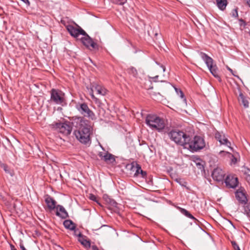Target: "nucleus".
Listing matches in <instances>:
<instances>
[{
    "label": "nucleus",
    "mask_w": 250,
    "mask_h": 250,
    "mask_svg": "<svg viewBox=\"0 0 250 250\" xmlns=\"http://www.w3.org/2000/svg\"><path fill=\"white\" fill-rule=\"evenodd\" d=\"M98 155L100 158L103 159L105 162L110 161L111 163H113L115 161L114 156L108 152L106 153L100 152Z\"/></svg>",
    "instance_id": "nucleus-16"
},
{
    "label": "nucleus",
    "mask_w": 250,
    "mask_h": 250,
    "mask_svg": "<svg viewBox=\"0 0 250 250\" xmlns=\"http://www.w3.org/2000/svg\"><path fill=\"white\" fill-rule=\"evenodd\" d=\"M11 250H17L15 246L12 244H10Z\"/></svg>",
    "instance_id": "nucleus-44"
},
{
    "label": "nucleus",
    "mask_w": 250,
    "mask_h": 250,
    "mask_svg": "<svg viewBox=\"0 0 250 250\" xmlns=\"http://www.w3.org/2000/svg\"><path fill=\"white\" fill-rule=\"evenodd\" d=\"M100 147H101V148L103 150H105V149H104V148L103 147V146L102 145H100Z\"/></svg>",
    "instance_id": "nucleus-49"
},
{
    "label": "nucleus",
    "mask_w": 250,
    "mask_h": 250,
    "mask_svg": "<svg viewBox=\"0 0 250 250\" xmlns=\"http://www.w3.org/2000/svg\"><path fill=\"white\" fill-rule=\"evenodd\" d=\"M109 200H110V204L114 206V207H116L117 203L115 202V201H114V200L113 199H109Z\"/></svg>",
    "instance_id": "nucleus-38"
},
{
    "label": "nucleus",
    "mask_w": 250,
    "mask_h": 250,
    "mask_svg": "<svg viewBox=\"0 0 250 250\" xmlns=\"http://www.w3.org/2000/svg\"><path fill=\"white\" fill-rule=\"evenodd\" d=\"M76 109L84 116L87 117L93 120L95 114L88 107L85 103L78 104L76 105Z\"/></svg>",
    "instance_id": "nucleus-7"
},
{
    "label": "nucleus",
    "mask_w": 250,
    "mask_h": 250,
    "mask_svg": "<svg viewBox=\"0 0 250 250\" xmlns=\"http://www.w3.org/2000/svg\"><path fill=\"white\" fill-rule=\"evenodd\" d=\"M228 70H229V71L231 73H232L233 70H232L231 68H230L229 67H228Z\"/></svg>",
    "instance_id": "nucleus-48"
},
{
    "label": "nucleus",
    "mask_w": 250,
    "mask_h": 250,
    "mask_svg": "<svg viewBox=\"0 0 250 250\" xmlns=\"http://www.w3.org/2000/svg\"><path fill=\"white\" fill-rule=\"evenodd\" d=\"M56 215L62 218L65 219L68 217V214L65 208L62 205H58L56 207Z\"/></svg>",
    "instance_id": "nucleus-14"
},
{
    "label": "nucleus",
    "mask_w": 250,
    "mask_h": 250,
    "mask_svg": "<svg viewBox=\"0 0 250 250\" xmlns=\"http://www.w3.org/2000/svg\"><path fill=\"white\" fill-rule=\"evenodd\" d=\"M200 56L202 59L205 62L210 73L215 78H219L218 71L216 66L213 65V59L207 54L203 52L200 53Z\"/></svg>",
    "instance_id": "nucleus-6"
},
{
    "label": "nucleus",
    "mask_w": 250,
    "mask_h": 250,
    "mask_svg": "<svg viewBox=\"0 0 250 250\" xmlns=\"http://www.w3.org/2000/svg\"><path fill=\"white\" fill-rule=\"evenodd\" d=\"M169 139L175 143L186 147V144L189 141V135L178 129H173L168 132Z\"/></svg>",
    "instance_id": "nucleus-3"
},
{
    "label": "nucleus",
    "mask_w": 250,
    "mask_h": 250,
    "mask_svg": "<svg viewBox=\"0 0 250 250\" xmlns=\"http://www.w3.org/2000/svg\"><path fill=\"white\" fill-rule=\"evenodd\" d=\"M95 90L97 91V94L102 96H104L106 94V89L100 85H97L94 87Z\"/></svg>",
    "instance_id": "nucleus-22"
},
{
    "label": "nucleus",
    "mask_w": 250,
    "mask_h": 250,
    "mask_svg": "<svg viewBox=\"0 0 250 250\" xmlns=\"http://www.w3.org/2000/svg\"><path fill=\"white\" fill-rule=\"evenodd\" d=\"M66 29L70 35L74 38H77L80 35L86 34L85 31L80 26L76 28L73 25H68L66 26Z\"/></svg>",
    "instance_id": "nucleus-10"
},
{
    "label": "nucleus",
    "mask_w": 250,
    "mask_h": 250,
    "mask_svg": "<svg viewBox=\"0 0 250 250\" xmlns=\"http://www.w3.org/2000/svg\"><path fill=\"white\" fill-rule=\"evenodd\" d=\"M225 183L228 188H235L238 185V179L233 176L228 175L225 179Z\"/></svg>",
    "instance_id": "nucleus-12"
},
{
    "label": "nucleus",
    "mask_w": 250,
    "mask_h": 250,
    "mask_svg": "<svg viewBox=\"0 0 250 250\" xmlns=\"http://www.w3.org/2000/svg\"><path fill=\"white\" fill-rule=\"evenodd\" d=\"M136 170L134 174L135 176H138L139 174H140L141 175L142 177H145L147 175V173L146 171L143 170L141 169V167L139 165H137L136 166Z\"/></svg>",
    "instance_id": "nucleus-23"
},
{
    "label": "nucleus",
    "mask_w": 250,
    "mask_h": 250,
    "mask_svg": "<svg viewBox=\"0 0 250 250\" xmlns=\"http://www.w3.org/2000/svg\"><path fill=\"white\" fill-rule=\"evenodd\" d=\"M247 3L250 7V0H247Z\"/></svg>",
    "instance_id": "nucleus-47"
},
{
    "label": "nucleus",
    "mask_w": 250,
    "mask_h": 250,
    "mask_svg": "<svg viewBox=\"0 0 250 250\" xmlns=\"http://www.w3.org/2000/svg\"><path fill=\"white\" fill-rule=\"evenodd\" d=\"M211 176L214 180L221 182L224 179L225 172L221 168H216L212 171Z\"/></svg>",
    "instance_id": "nucleus-13"
},
{
    "label": "nucleus",
    "mask_w": 250,
    "mask_h": 250,
    "mask_svg": "<svg viewBox=\"0 0 250 250\" xmlns=\"http://www.w3.org/2000/svg\"><path fill=\"white\" fill-rule=\"evenodd\" d=\"M53 128L65 135H69L72 131V127L68 122H54L51 125Z\"/></svg>",
    "instance_id": "nucleus-5"
},
{
    "label": "nucleus",
    "mask_w": 250,
    "mask_h": 250,
    "mask_svg": "<svg viewBox=\"0 0 250 250\" xmlns=\"http://www.w3.org/2000/svg\"><path fill=\"white\" fill-rule=\"evenodd\" d=\"M229 158H230L231 159V163H233V164H235L236 161H237V159L235 157H234V156L232 155V156H229Z\"/></svg>",
    "instance_id": "nucleus-36"
},
{
    "label": "nucleus",
    "mask_w": 250,
    "mask_h": 250,
    "mask_svg": "<svg viewBox=\"0 0 250 250\" xmlns=\"http://www.w3.org/2000/svg\"><path fill=\"white\" fill-rule=\"evenodd\" d=\"M89 199L91 200L95 201V202L98 203V204H99L98 203V202L97 199V197L95 195H94L93 194H90V195H89Z\"/></svg>",
    "instance_id": "nucleus-33"
},
{
    "label": "nucleus",
    "mask_w": 250,
    "mask_h": 250,
    "mask_svg": "<svg viewBox=\"0 0 250 250\" xmlns=\"http://www.w3.org/2000/svg\"><path fill=\"white\" fill-rule=\"evenodd\" d=\"M231 73L232 74V75H233V76H235V75L234 74V73H233V72H232V73Z\"/></svg>",
    "instance_id": "nucleus-51"
},
{
    "label": "nucleus",
    "mask_w": 250,
    "mask_h": 250,
    "mask_svg": "<svg viewBox=\"0 0 250 250\" xmlns=\"http://www.w3.org/2000/svg\"><path fill=\"white\" fill-rule=\"evenodd\" d=\"M3 170L6 173L9 174L11 177H13L14 176V172L13 171L10 170L9 168L7 166L5 165H3L2 166Z\"/></svg>",
    "instance_id": "nucleus-28"
},
{
    "label": "nucleus",
    "mask_w": 250,
    "mask_h": 250,
    "mask_svg": "<svg viewBox=\"0 0 250 250\" xmlns=\"http://www.w3.org/2000/svg\"><path fill=\"white\" fill-rule=\"evenodd\" d=\"M215 139L220 143L221 145L225 146L232 150L231 143L229 141L227 136L223 132L216 131L215 133Z\"/></svg>",
    "instance_id": "nucleus-9"
},
{
    "label": "nucleus",
    "mask_w": 250,
    "mask_h": 250,
    "mask_svg": "<svg viewBox=\"0 0 250 250\" xmlns=\"http://www.w3.org/2000/svg\"><path fill=\"white\" fill-rule=\"evenodd\" d=\"M92 250H99V249L96 245L91 246L90 248Z\"/></svg>",
    "instance_id": "nucleus-41"
},
{
    "label": "nucleus",
    "mask_w": 250,
    "mask_h": 250,
    "mask_svg": "<svg viewBox=\"0 0 250 250\" xmlns=\"http://www.w3.org/2000/svg\"><path fill=\"white\" fill-rule=\"evenodd\" d=\"M160 66H161V67H162L163 68V71L165 72L166 70V67L163 65H161Z\"/></svg>",
    "instance_id": "nucleus-45"
},
{
    "label": "nucleus",
    "mask_w": 250,
    "mask_h": 250,
    "mask_svg": "<svg viewBox=\"0 0 250 250\" xmlns=\"http://www.w3.org/2000/svg\"><path fill=\"white\" fill-rule=\"evenodd\" d=\"M175 91L177 94L182 99H183L184 103H186L187 100L185 97L184 94L180 89L175 88Z\"/></svg>",
    "instance_id": "nucleus-26"
},
{
    "label": "nucleus",
    "mask_w": 250,
    "mask_h": 250,
    "mask_svg": "<svg viewBox=\"0 0 250 250\" xmlns=\"http://www.w3.org/2000/svg\"><path fill=\"white\" fill-rule=\"evenodd\" d=\"M74 231V234L76 236H78V234H77V230H76V229H75V230H73Z\"/></svg>",
    "instance_id": "nucleus-46"
},
{
    "label": "nucleus",
    "mask_w": 250,
    "mask_h": 250,
    "mask_svg": "<svg viewBox=\"0 0 250 250\" xmlns=\"http://www.w3.org/2000/svg\"><path fill=\"white\" fill-rule=\"evenodd\" d=\"M216 4L218 8L221 10H224L228 4L227 0H216Z\"/></svg>",
    "instance_id": "nucleus-21"
},
{
    "label": "nucleus",
    "mask_w": 250,
    "mask_h": 250,
    "mask_svg": "<svg viewBox=\"0 0 250 250\" xmlns=\"http://www.w3.org/2000/svg\"><path fill=\"white\" fill-rule=\"evenodd\" d=\"M22 2H23L24 3L26 4L27 6H29L30 4V1L29 0H21Z\"/></svg>",
    "instance_id": "nucleus-39"
},
{
    "label": "nucleus",
    "mask_w": 250,
    "mask_h": 250,
    "mask_svg": "<svg viewBox=\"0 0 250 250\" xmlns=\"http://www.w3.org/2000/svg\"><path fill=\"white\" fill-rule=\"evenodd\" d=\"M90 96L92 98V99L96 101H97V100H98L97 98L95 97V96H94L93 92H92L91 93H90Z\"/></svg>",
    "instance_id": "nucleus-43"
},
{
    "label": "nucleus",
    "mask_w": 250,
    "mask_h": 250,
    "mask_svg": "<svg viewBox=\"0 0 250 250\" xmlns=\"http://www.w3.org/2000/svg\"><path fill=\"white\" fill-rule=\"evenodd\" d=\"M206 146L204 139L199 136H195L192 139L189 135V141L186 144V147L192 152H198L203 149Z\"/></svg>",
    "instance_id": "nucleus-4"
},
{
    "label": "nucleus",
    "mask_w": 250,
    "mask_h": 250,
    "mask_svg": "<svg viewBox=\"0 0 250 250\" xmlns=\"http://www.w3.org/2000/svg\"><path fill=\"white\" fill-rule=\"evenodd\" d=\"M64 227L70 230H75L76 229L75 224L70 220H66L63 222Z\"/></svg>",
    "instance_id": "nucleus-20"
},
{
    "label": "nucleus",
    "mask_w": 250,
    "mask_h": 250,
    "mask_svg": "<svg viewBox=\"0 0 250 250\" xmlns=\"http://www.w3.org/2000/svg\"><path fill=\"white\" fill-rule=\"evenodd\" d=\"M235 196L236 199L242 203H245L247 201V198L245 194L240 191H237L235 193Z\"/></svg>",
    "instance_id": "nucleus-19"
},
{
    "label": "nucleus",
    "mask_w": 250,
    "mask_h": 250,
    "mask_svg": "<svg viewBox=\"0 0 250 250\" xmlns=\"http://www.w3.org/2000/svg\"><path fill=\"white\" fill-rule=\"evenodd\" d=\"M219 155L220 157H229V156H232V154L229 152L226 151H220L219 153Z\"/></svg>",
    "instance_id": "nucleus-29"
},
{
    "label": "nucleus",
    "mask_w": 250,
    "mask_h": 250,
    "mask_svg": "<svg viewBox=\"0 0 250 250\" xmlns=\"http://www.w3.org/2000/svg\"><path fill=\"white\" fill-rule=\"evenodd\" d=\"M244 213L248 217H250V204H248L244 207Z\"/></svg>",
    "instance_id": "nucleus-27"
},
{
    "label": "nucleus",
    "mask_w": 250,
    "mask_h": 250,
    "mask_svg": "<svg viewBox=\"0 0 250 250\" xmlns=\"http://www.w3.org/2000/svg\"><path fill=\"white\" fill-rule=\"evenodd\" d=\"M83 37L81 38V41L82 43L87 48H96L97 46L96 43L94 42L91 37L86 33V34L82 35Z\"/></svg>",
    "instance_id": "nucleus-11"
},
{
    "label": "nucleus",
    "mask_w": 250,
    "mask_h": 250,
    "mask_svg": "<svg viewBox=\"0 0 250 250\" xmlns=\"http://www.w3.org/2000/svg\"><path fill=\"white\" fill-rule=\"evenodd\" d=\"M146 124L152 130H156L158 132H162L165 128V121L156 114H148L146 118Z\"/></svg>",
    "instance_id": "nucleus-2"
},
{
    "label": "nucleus",
    "mask_w": 250,
    "mask_h": 250,
    "mask_svg": "<svg viewBox=\"0 0 250 250\" xmlns=\"http://www.w3.org/2000/svg\"><path fill=\"white\" fill-rule=\"evenodd\" d=\"M108 227V226L104 225H103V226H101V227Z\"/></svg>",
    "instance_id": "nucleus-50"
},
{
    "label": "nucleus",
    "mask_w": 250,
    "mask_h": 250,
    "mask_svg": "<svg viewBox=\"0 0 250 250\" xmlns=\"http://www.w3.org/2000/svg\"><path fill=\"white\" fill-rule=\"evenodd\" d=\"M117 3L120 5H123L126 2L127 0H117Z\"/></svg>",
    "instance_id": "nucleus-37"
},
{
    "label": "nucleus",
    "mask_w": 250,
    "mask_h": 250,
    "mask_svg": "<svg viewBox=\"0 0 250 250\" xmlns=\"http://www.w3.org/2000/svg\"><path fill=\"white\" fill-rule=\"evenodd\" d=\"M128 72L134 77H136L137 75V70L133 67H131L128 69Z\"/></svg>",
    "instance_id": "nucleus-30"
},
{
    "label": "nucleus",
    "mask_w": 250,
    "mask_h": 250,
    "mask_svg": "<svg viewBox=\"0 0 250 250\" xmlns=\"http://www.w3.org/2000/svg\"><path fill=\"white\" fill-rule=\"evenodd\" d=\"M239 97H240V100L241 101L242 104H243V106L245 108H247L249 107V102L248 100L245 98V97L244 96L242 93L239 94Z\"/></svg>",
    "instance_id": "nucleus-24"
},
{
    "label": "nucleus",
    "mask_w": 250,
    "mask_h": 250,
    "mask_svg": "<svg viewBox=\"0 0 250 250\" xmlns=\"http://www.w3.org/2000/svg\"><path fill=\"white\" fill-rule=\"evenodd\" d=\"M45 202L48 208L50 210H53L56 208V201L50 195H46L45 196Z\"/></svg>",
    "instance_id": "nucleus-15"
},
{
    "label": "nucleus",
    "mask_w": 250,
    "mask_h": 250,
    "mask_svg": "<svg viewBox=\"0 0 250 250\" xmlns=\"http://www.w3.org/2000/svg\"><path fill=\"white\" fill-rule=\"evenodd\" d=\"M50 94V100L55 104H61L63 102V93L61 91L52 89Z\"/></svg>",
    "instance_id": "nucleus-8"
},
{
    "label": "nucleus",
    "mask_w": 250,
    "mask_h": 250,
    "mask_svg": "<svg viewBox=\"0 0 250 250\" xmlns=\"http://www.w3.org/2000/svg\"><path fill=\"white\" fill-rule=\"evenodd\" d=\"M232 16L235 18L238 17V14L237 9H235L232 11Z\"/></svg>",
    "instance_id": "nucleus-34"
},
{
    "label": "nucleus",
    "mask_w": 250,
    "mask_h": 250,
    "mask_svg": "<svg viewBox=\"0 0 250 250\" xmlns=\"http://www.w3.org/2000/svg\"><path fill=\"white\" fill-rule=\"evenodd\" d=\"M159 77V76L158 75H157V76H155V77H151L150 78L151 79L153 80V81L154 82H157V79Z\"/></svg>",
    "instance_id": "nucleus-42"
},
{
    "label": "nucleus",
    "mask_w": 250,
    "mask_h": 250,
    "mask_svg": "<svg viewBox=\"0 0 250 250\" xmlns=\"http://www.w3.org/2000/svg\"><path fill=\"white\" fill-rule=\"evenodd\" d=\"M78 236L79 237V241L85 248L88 249L91 247L90 241L85 239L84 238V236L81 232L79 233Z\"/></svg>",
    "instance_id": "nucleus-17"
},
{
    "label": "nucleus",
    "mask_w": 250,
    "mask_h": 250,
    "mask_svg": "<svg viewBox=\"0 0 250 250\" xmlns=\"http://www.w3.org/2000/svg\"><path fill=\"white\" fill-rule=\"evenodd\" d=\"M239 21L240 22V25L241 26L245 27L246 25V22L243 19H241L239 20Z\"/></svg>",
    "instance_id": "nucleus-35"
},
{
    "label": "nucleus",
    "mask_w": 250,
    "mask_h": 250,
    "mask_svg": "<svg viewBox=\"0 0 250 250\" xmlns=\"http://www.w3.org/2000/svg\"><path fill=\"white\" fill-rule=\"evenodd\" d=\"M174 180L182 187H186L187 182L185 181L183 179L177 178Z\"/></svg>",
    "instance_id": "nucleus-25"
},
{
    "label": "nucleus",
    "mask_w": 250,
    "mask_h": 250,
    "mask_svg": "<svg viewBox=\"0 0 250 250\" xmlns=\"http://www.w3.org/2000/svg\"><path fill=\"white\" fill-rule=\"evenodd\" d=\"M179 210L182 214L186 216V217L190 218L194 221V222L196 224H198L199 221L195 218L188 211L187 209L179 208Z\"/></svg>",
    "instance_id": "nucleus-18"
},
{
    "label": "nucleus",
    "mask_w": 250,
    "mask_h": 250,
    "mask_svg": "<svg viewBox=\"0 0 250 250\" xmlns=\"http://www.w3.org/2000/svg\"><path fill=\"white\" fill-rule=\"evenodd\" d=\"M20 247L21 250H27L21 242L20 244Z\"/></svg>",
    "instance_id": "nucleus-40"
},
{
    "label": "nucleus",
    "mask_w": 250,
    "mask_h": 250,
    "mask_svg": "<svg viewBox=\"0 0 250 250\" xmlns=\"http://www.w3.org/2000/svg\"><path fill=\"white\" fill-rule=\"evenodd\" d=\"M71 124L77 128L74 132L77 139L83 144L89 143L90 135L92 129L91 122L84 117L75 116L72 118Z\"/></svg>",
    "instance_id": "nucleus-1"
},
{
    "label": "nucleus",
    "mask_w": 250,
    "mask_h": 250,
    "mask_svg": "<svg viewBox=\"0 0 250 250\" xmlns=\"http://www.w3.org/2000/svg\"><path fill=\"white\" fill-rule=\"evenodd\" d=\"M231 244L235 250H241L239 246L235 241H232Z\"/></svg>",
    "instance_id": "nucleus-32"
},
{
    "label": "nucleus",
    "mask_w": 250,
    "mask_h": 250,
    "mask_svg": "<svg viewBox=\"0 0 250 250\" xmlns=\"http://www.w3.org/2000/svg\"><path fill=\"white\" fill-rule=\"evenodd\" d=\"M244 173L246 175V179L247 181L250 183V174H249V172H250V169L248 168H245L244 170H243Z\"/></svg>",
    "instance_id": "nucleus-31"
}]
</instances>
